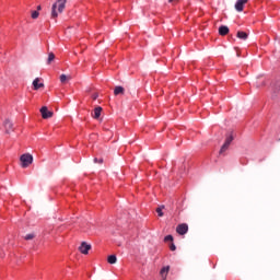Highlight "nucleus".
<instances>
[{
  "mask_svg": "<svg viewBox=\"0 0 280 280\" xmlns=\"http://www.w3.org/2000/svg\"><path fill=\"white\" fill-rule=\"evenodd\" d=\"M67 0H57L51 7V19H58L59 14L65 12Z\"/></svg>",
  "mask_w": 280,
  "mask_h": 280,
  "instance_id": "obj_1",
  "label": "nucleus"
},
{
  "mask_svg": "<svg viewBox=\"0 0 280 280\" xmlns=\"http://www.w3.org/2000/svg\"><path fill=\"white\" fill-rule=\"evenodd\" d=\"M20 161L22 163V167H30V165L34 163V156L30 153H25L21 155Z\"/></svg>",
  "mask_w": 280,
  "mask_h": 280,
  "instance_id": "obj_2",
  "label": "nucleus"
},
{
  "mask_svg": "<svg viewBox=\"0 0 280 280\" xmlns=\"http://www.w3.org/2000/svg\"><path fill=\"white\" fill-rule=\"evenodd\" d=\"M233 139H234L233 132H231L226 136L225 142L221 147L220 154H224L229 150V145H231V143H233Z\"/></svg>",
  "mask_w": 280,
  "mask_h": 280,
  "instance_id": "obj_3",
  "label": "nucleus"
},
{
  "mask_svg": "<svg viewBox=\"0 0 280 280\" xmlns=\"http://www.w3.org/2000/svg\"><path fill=\"white\" fill-rule=\"evenodd\" d=\"M189 231V225L187 223L178 224L176 228V232L178 235H187V232Z\"/></svg>",
  "mask_w": 280,
  "mask_h": 280,
  "instance_id": "obj_4",
  "label": "nucleus"
},
{
  "mask_svg": "<svg viewBox=\"0 0 280 280\" xmlns=\"http://www.w3.org/2000/svg\"><path fill=\"white\" fill-rule=\"evenodd\" d=\"M40 113H42L43 119H49L50 117L54 116V113H51V112L47 108V106H43V107L40 108Z\"/></svg>",
  "mask_w": 280,
  "mask_h": 280,
  "instance_id": "obj_5",
  "label": "nucleus"
},
{
  "mask_svg": "<svg viewBox=\"0 0 280 280\" xmlns=\"http://www.w3.org/2000/svg\"><path fill=\"white\" fill-rule=\"evenodd\" d=\"M91 249V244H88L86 242H82L79 250L82 253V255H89V250Z\"/></svg>",
  "mask_w": 280,
  "mask_h": 280,
  "instance_id": "obj_6",
  "label": "nucleus"
},
{
  "mask_svg": "<svg viewBox=\"0 0 280 280\" xmlns=\"http://www.w3.org/2000/svg\"><path fill=\"white\" fill-rule=\"evenodd\" d=\"M248 3V0H237L235 3L236 12H244V5Z\"/></svg>",
  "mask_w": 280,
  "mask_h": 280,
  "instance_id": "obj_7",
  "label": "nucleus"
},
{
  "mask_svg": "<svg viewBox=\"0 0 280 280\" xmlns=\"http://www.w3.org/2000/svg\"><path fill=\"white\" fill-rule=\"evenodd\" d=\"M3 126H4V128H5V132H7L8 135H10V131H11L12 128H13L12 121H10V119H5L4 122H3Z\"/></svg>",
  "mask_w": 280,
  "mask_h": 280,
  "instance_id": "obj_8",
  "label": "nucleus"
},
{
  "mask_svg": "<svg viewBox=\"0 0 280 280\" xmlns=\"http://www.w3.org/2000/svg\"><path fill=\"white\" fill-rule=\"evenodd\" d=\"M40 80L38 78H36L34 81H33V86H34V90L35 91H38V89H43V86H45V84L43 83H39Z\"/></svg>",
  "mask_w": 280,
  "mask_h": 280,
  "instance_id": "obj_9",
  "label": "nucleus"
},
{
  "mask_svg": "<svg viewBox=\"0 0 280 280\" xmlns=\"http://www.w3.org/2000/svg\"><path fill=\"white\" fill-rule=\"evenodd\" d=\"M219 34H220V36H226V34H229V26H226V25L220 26Z\"/></svg>",
  "mask_w": 280,
  "mask_h": 280,
  "instance_id": "obj_10",
  "label": "nucleus"
},
{
  "mask_svg": "<svg viewBox=\"0 0 280 280\" xmlns=\"http://www.w3.org/2000/svg\"><path fill=\"white\" fill-rule=\"evenodd\" d=\"M125 89L121 85H118L114 89V95H124Z\"/></svg>",
  "mask_w": 280,
  "mask_h": 280,
  "instance_id": "obj_11",
  "label": "nucleus"
},
{
  "mask_svg": "<svg viewBox=\"0 0 280 280\" xmlns=\"http://www.w3.org/2000/svg\"><path fill=\"white\" fill-rule=\"evenodd\" d=\"M236 36L241 40H246V38H248V34L246 32H244V31H238Z\"/></svg>",
  "mask_w": 280,
  "mask_h": 280,
  "instance_id": "obj_12",
  "label": "nucleus"
},
{
  "mask_svg": "<svg viewBox=\"0 0 280 280\" xmlns=\"http://www.w3.org/2000/svg\"><path fill=\"white\" fill-rule=\"evenodd\" d=\"M101 116H102V107L94 108L93 118L94 119H100Z\"/></svg>",
  "mask_w": 280,
  "mask_h": 280,
  "instance_id": "obj_13",
  "label": "nucleus"
},
{
  "mask_svg": "<svg viewBox=\"0 0 280 280\" xmlns=\"http://www.w3.org/2000/svg\"><path fill=\"white\" fill-rule=\"evenodd\" d=\"M167 272H170V266L163 267L160 271L161 277L165 280V277H167Z\"/></svg>",
  "mask_w": 280,
  "mask_h": 280,
  "instance_id": "obj_14",
  "label": "nucleus"
},
{
  "mask_svg": "<svg viewBox=\"0 0 280 280\" xmlns=\"http://www.w3.org/2000/svg\"><path fill=\"white\" fill-rule=\"evenodd\" d=\"M108 264H117V256L116 255H109L107 258Z\"/></svg>",
  "mask_w": 280,
  "mask_h": 280,
  "instance_id": "obj_15",
  "label": "nucleus"
},
{
  "mask_svg": "<svg viewBox=\"0 0 280 280\" xmlns=\"http://www.w3.org/2000/svg\"><path fill=\"white\" fill-rule=\"evenodd\" d=\"M55 59H56V55H54V52H49L48 59H47L48 65H51V62H54Z\"/></svg>",
  "mask_w": 280,
  "mask_h": 280,
  "instance_id": "obj_16",
  "label": "nucleus"
},
{
  "mask_svg": "<svg viewBox=\"0 0 280 280\" xmlns=\"http://www.w3.org/2000/svg\"><path fill=\"white\" fill-rule=\"evenodd\" d=\"M164 242H174V236H172V234L166 235Z\"/></svg>",
  "mask_w": 280,
  "mask_h": 280,
  "instance_id": "obj_17",
  "label": "nucleus"
},
{
  "mask_svg": "<svg viewBox=\"0 0 280 280\" xmlns=\"http://www.w3.org/2000/svg\"><path fill=\"white\" fill-rule=\"evenodd\" d=\"M156 213L160 218H163V208H156Z\"/></svg>",
  "mask_w": 280,
  "mask_h": 280,
  "instance_id": "obj_18",
  "label": "nucleus"
},
{
  "mask_svg": "<svg viewBox=\"0 0 280 280\" xmlns=\"http://www.w3.org/2000/svg\"><path fill=\"white\" fill-rule=\"evenodd\" d=\"M59 80H60V82H61L62 84H65V82H67V77H66V74H61V75L59 77Z\"/></svg>",
  "mask_w": 280,
  "mask_h": 280,
  "instance_id": "obj_19",
  "label": "nucleus"
},
{
  "mask_svg": "<svg viewBox=\"0 0 280 280\" xmlns=\"http://www.w3.org/2000/svg\"><path fill=\"white\" fill-rule=\"evenodd\" d=\"M24 240H26V241L34 240V234H32V233L31 234H26Z\"/></svg>",
  "mask_w": 280,
  "mask_h": 280,
  "instance_id": "obj_20",
  "label": "nucleus"
},
{
  "mask_svg": "<svg viewBox=\"0 0 280 280\" xmlns=\"http://www.w3.org/2000/svg\"><path fill=\"white\" fill-rule=\"evenodd\" d=\"M40 13H38V11H33L32 12V19H37L39 16Z\"/></svg>",
  "mask_w": 280,
  "mask_h": 280,
  "instance_id": "obj_21",
  "label": "nucleus"
},
{
  "mask_svg": "<svg viewBox=\"0 0 280 280\" xmlns=\"http://www.w3.org/2000/svg\"><path fill=\"white\" fill-rule=\"evenodd\" d=\"M170 248H171V250H176V245L174 243H172Z\"/></svg>",
  "mask_w": 280,
  "mask_h": 280,
  "instance_id": "obj_22",
  "label": "nucleus"
},
{
  "mask_svg": "<svg viewBox=\"0 0 280 280\" xmlns=\"http://www.w3.org/2000/svg\"><path fill=\"white\" fill-rule=\"evenodd\" d=\"M168 3H178V0H168Z\"/></svg>",
  "mask_w": 280,
  "mask_h": 280,
  "instance_id": "obj_23",
  "label": "nucleus"
},
{
  "mask_svg": "<svg viewBox=\"0 0 280 280\" xmlns=\"http://www.w3.org/2000/svg\"><path fill=\"white\" fill-rule=\"evenodd\" d=\"M3 255H5V253H3V250L0 249V258L3 257Z\"/></svg>",
  "mask_w": 280,
  "mask_h": 280,
  "instance_id": "obj_24",
  "label": "nucleus"
},
{
  "mask_svg": "<svg viewBox=\"0 0 280 280\" xmlns=\"http://www.w3.org/2000/svg\"><path fill=\"white\" fill-rule=\"evenodd\" d=\"M93 100H97V95H94V96H93Z\"/></svg>",
  "mask_w": 280,
  "mask_h": 280,
  "instance_id": "obj_25",
  "label": "nucleus"
},
{
  "mask_svg": "<svg viewBox=\"0 0 280 280\" xmlns=\"http://www.w3.org/2000/svg\"><path fill=\"white\" fill-rule=\"evenodd\" d=\"M94 163H97V158L94 159Z\"/></svg>",
  "mask_w": 280,
  "mask_h": 280,
  "instance_id": "obj_26",
  "label": "nucleus"
},
{
  "mask_svg": "<svg viewBox=\"0 0 280 280\" xmlns=\"http://www.w3.org/2000/svg\"><path fill=\"white\" fill-rule=\"evenodd\" d=\"M37 10H42L40 5L37 7Z\"/></svg>",
  "mask_w": 280,
  "mask_h": 280,
  "instance_id": "obj_27",
  "label": "nucleus"
}]
</instances>
